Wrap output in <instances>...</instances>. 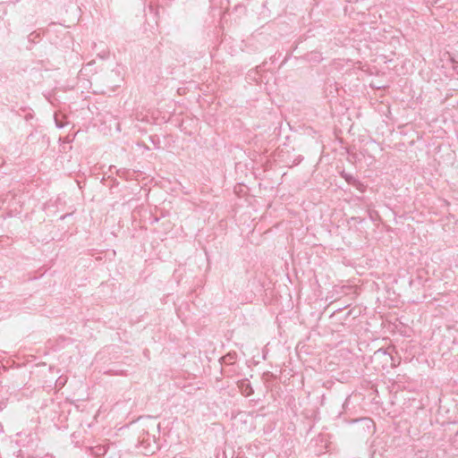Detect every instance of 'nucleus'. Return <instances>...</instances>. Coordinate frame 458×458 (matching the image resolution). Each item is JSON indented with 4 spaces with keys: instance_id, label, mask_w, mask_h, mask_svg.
Instances as JSON below:
<instances>
[{
    "instance_id": "nucleus-1",
    "label": "nucleus",
    "mask_w": 458,
    "mask_h": 458,
    "mask_svg": "<svg viewBox=\"0 0 458 458\" xmlns=\"http://www.w3.org/2000/svg\"><path fill=\"white\" fill-rule=\"evenodd\" d=\"M341 174L344 177L346 182H348L349 183H354L355 179L352 174Z\"/></svg>"
}]
</instances>
